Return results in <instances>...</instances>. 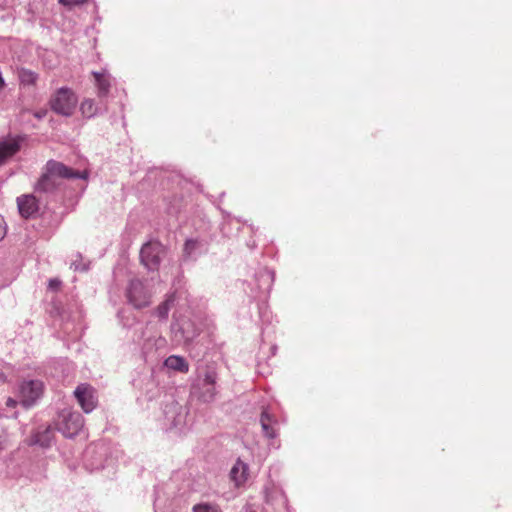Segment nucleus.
<instances>
[{"label": "nucleus", "mask_w": 512, "mask_h": 512, "mask_svg": "<svg viewBox=\"0 0 512 512\" xmlns=\"http://www.w3.org/2000/svg\"><path fill=\"white\" fill-rule=\"evenodd\" d=\"M88 178V172L75 171L62 162L49 160L42 169V174L35 184L36 192L49 193L55 191L62 179Z\"/></svg>", "instance_id": "f257e3e1"}, {"label": "nucleus", "mask_w": 512, "mask_h": 512, "mask_svg": "<svg viewBox=\"0 0 512 512\" xmlns=\"http://www.w3.org/2000/svg\"><path fill=\"white\" fill-rule=\"evenodd\" d=\"M77 101V97L72 90L60 88L51 97L50 106L57 114L70 116L76 107Z\"/></svg>", "instance_id": "f03ea898"}, {"label": "nucleus", "mask_w": 512, "mask_h": 512, "mask_svg": "<svg viewBox=\"0 0 512 512\" xmlns=\"http://www.w3.org/2000/svg\"><path fill=\"white\" fill-rule=\"evenodd\" d=\"M165 254L164 246L159 242H148L141 248L140 259L149 270H157Z\"/></svg>", "instance_id": "7ed1b4c3"}, {"label": "nucleus", "mask_w": 512, "mask_h": 512, "mask_svg": "<svg viewBox=\"0 0 512 512\" xmlns=\"http://www.w3.org/2000/svg\"><path fill=\"white\" fill-rule=\"evenodd\" d=\"M127 297L135 308L140 309L150 304L151 294L142 281L135 279L130 282Z\"/></svg>", "instance_id": "20e7f679"}, {"label": "nucleus", "mask_w": 512, "mask_h": 512, "mask_svg": "<svg viewBox=\"0 0 512 512\" xmlns=\"http://www.w3.org/2000/svg\"><path fill=\"white\" fill-rule=\"evenodd\" d=\"M62 420L59 424V430L66 437L77 435L83 427V417L77 412H68L62 414Z\"/></svg>", "instance_id": "39448f33"}, {"label": "nucleus", "mask_w": 512, "mask_h": 512, "mask_svg": "<svg viewBox=\"0 0 512 512\" xmlns=\"http://www.w3.org/2000/svg\"><path fill=\"white\" fill-rule=\"evenodd\" d=\"M43 383L38 380H30L23 382L20 387L21 403L25 407H29L42 395Z\"/></svg>", "instance_id": "423d86ee"}, {"label": "nucleus", "mask_w": 512, "mask_h": 512, "mask_svg": "<svg viewBox=\"0 0 512 512\" xmlns=\"http://www.w3.org/2000/svg\"><path fill=\"white\" fill-rule=\"evenodd\" d=\"M74 394L80 406L86 413L92 411L95 408L96 399L94 396V390L91 386L87 384H81L76 388Z\"/></svg>", "instance_id": "0eeeda50"}, {"label": "nucleus", "mask_w": 512, "mask_h": 512, "mask_svg": "<svg viewBox=\"0 0 512 512\" xmlns=\"http://www.w3.org/2000/svg\"><path fill=\"white\" fill-rule=\"evenodd\" d=\"M20 148L21 141L19 138H0V166L4 165L8 159L18 153Z\"/></svg>", "instance_id": "6e6552de"}, {"label": "nucleus", "mask_w": 512, "mask_h": 512, "mask_svg": "<svg viewBox=\"0 0 512 512\" xmlns=\"http://www.w3.org/2000/svg\"><path fill=\"white\" fill-rule=\"evenodd\" d=\"M17 205L21 216L24 218L32 216L39 209L38 200L31 194L18 197Z\"/></svg>", "instance_id": "1a4fd4ad"}, {"label": "nucleus", "mask_w": 512, "mask_h": 512, "mask_svg": "<svg viewBox=\"0 0 512 512\" xmlns=\"http://www.w3.org/2000/svg\"><path fill=\"white\" fill-rule=\"evenodd\" d=\"M230 478L236 486H240L247 481L248 466L241 460H237L230 471Z\"/></svg>", "instance_id": "9d476101"}, {"label": "nucleus", "mask_w": 512, "mask_h": 512, "mask_svg": "<svg viewBox=\"0 0 512 512\" xmlns=\"http://www.w3.org/2000/svg\"><path fill=\"white\" fill-rule=\"evenodd\" d=\"M93 76L95 78V83L98 88V95L99 96H105L108 94L110 89V75L106 73V71L103 72H93Z\"/></svg>", "instance_id": "9b49d317"}, {"label": "nucleus", "mask_w": 512, "mask_h": 512, "mask_svg": "<svg viewBox=\"0 0 512 512\" xmlns=\"http://www.w3.org/2000/svg\"><path fill=\"white\" fill-rule=\"evenodd\" d=\"M165 366L182 373H187L189 371V365L187 361L183 357L177 355L169 356L165 360Z\"/></svg>", "instance_id": "f8f14e48"}, {"label": "nucleus", "mask_w": 512, "mask_h": 512, "mask_svg": "<svg viewBox=\"0 0 512 512\" xmlns=\"http://www.w3.org/2000/svg\"><path fill=\"white\" fill-rule=\"evenodd\" d=\"M54 437L53 430L50 427H46L43 430H39L33 437V443L38 444L42 447H48Z\"/></svg>", "instance_id": "ddd939ff"}, {"label": "nucleus", "mask_w": 512, "mask_h": 512, "mask_svg": "<svg viewBox=\"0 0 512 512\" xmlns=\"http://www.w3.org/2000/svg\"><path fill=\"white\" fill-rule=\"evenodd\" d=\"M260 423H261L262 430L267 437H269V438L276 437V431L272 425L273 419L269 413H267L266 411L262 412L261 417H260Z\"/></svg>", "instance_id": "4468645a"}, {"label": "nucleus", "mask_w": 512, "mask_h": 512, "mask_svg": "<svg viewBox=\"0 0 512 512\" xmlns=\"http://www.w3.org/2000/svg\"><path fill=\"white\" fill-rule=\"evenodd\" d=\"M194 393L198 395V397L203 402H210L214 399L216 395L215 386H194Z\"/></svg>", "instance_id": "2eb2a0df"}, {"label": "nucleus", "mask_w": 512, "mask_h": 512, "mask_svg": "<svg viewBox=\"0 0 512 512\" xmlns=\"http://www.w3.org/2000/svg\"><path fill=\"white\" fill-rule=\"evenodd\" d=\"M18 77L21 85L24 86H34L38 79V75L28 69H21L18 72Z\"/></svg>", "instance_id": "dca6fc26"}, {"label": "nucleus", "mask_w": 512, "mask_h": 512, "mask_svg": "<svg viewBox=\"0 0 512 512\" xmlns=\"http://www.w3.org/2000/svg\"><path fill=\"white\" fill-rule=\"evenodd\" d=\"M80 111L86 118H91L97 113V106L93 99H84L80 104Z\"/></svg>", "instance_id": "f3484780"}, {"label": "nucleus", "mask_w": 512, "mask_h": 512, "mask_svg": "<svg viewBox=\"0 0 512 512\" xmlns=\"http://www.w3.org/2000/svg\"><path fill=\"white\" fill-rule=\"evenodd\" d=\"M193 512H222L220 507L212 503H199L193 506Z\"/></svg>", "instance_id": "a211bd4d"}, {"label": "nucleus", "mask_w": 512, "mask_h": 512, "mask_svg": "<svg viewBox=\"0 0 512 512\" xmlns=\"http://www.w3.org/2000/svg\"><path fill=\"white\" fill-rule=\"evenodd\" d=\"M217 379V374L213 369H208L205 372L204 379L202 381V386H215Z\"/></svg>", "instance_id": "6ab92c4d"}, {"label": "nucleus", "mask_w": 512, "mask_h": 512, "mask_svg": "<svg viewBox=\"0 0 512 512\" xmlns=\"http://www.w3.org/2000/svg\"><path fill=\"white\" fill-rule=\"evenodd\" d=\"M172 299L169 298L167 299L166 301H164L163 303H161L157 309H156V313L157 315L160 317V318H167L168 316V312L170 310V303H171Z\"/></svg>", "instance_id": "aec40b11"}, {"label": "nucleus", "mask_w": 512, "mask_h": 512, "mask_svg": "<svg viewBox=\"0 0 512 512\" xmlns=\"http://www.w3.org/2000/svg\"><path fill=\"white\" fill-rule=\"evenodd\" d=\"M89 0H58V2L66 7H74L87 3Z\"/></svg>", "instance_id": "412c9836"}, {"label": "nucleus", "mask_w": 512, "mask_h": 512, "mask_svg": "<svg viewBox=\"0 0 512 512\" xmlns=\"http://www.w3.org/2000/svg\"><path fill=\"white\" fill-rule=\"evenodd\" d=\"M196 246H197V242L196 241H194V240H187L185 245H184V252H185V254L190 255L194 251Z\"/></svg>", "instance_id": "4be33fe9"}, {"label": "nucleus", "mask_w": 512, "mask_h": 512, "mask_svg": "<svg viewBox=\"0 0 512 512\" xmlns=\"http://www.w3.org/2000/svg\"><path fill=\"white\" fill-rule=\"evenodd\" d=\"M60 285L61 281L59 279H51L48 284L51 290H57L60 287Z\"/></svg>", "instance_id": "5701e85b"}, {"label": "nucleus", "mask_w": 512, "mask_h": 512, "mask_svg": "<svg viewBox=\"0 0 512 512\" xmlns=\"http://www.w3.org/2000/svg\"><path fill=\"white\" fill-rule=\"evenodd\" d=\"M5 234H6L5 221L2 218V216L0 215V240L5 236Z\"/></svg>", "instance_id": "b1692460"}, {"label": "nucleus", "mask_w": 512, "mask_h": 512, "mask_svg": "<svg viewBox=\"0 0 512 512\" xmlns=\"http://www.w3.org/2000/svg\"><path fill=\"white\" fill-rule=\"evenodd\" d=\"M6 405L8 407L14 408L17 405V401L14 400L13 398H8L7 401H6Z\"/></svg>", "instance_id": "393cba45"}]
</instances>
